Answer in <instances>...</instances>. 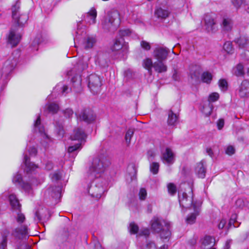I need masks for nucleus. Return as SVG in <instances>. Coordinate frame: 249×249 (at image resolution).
<instances>
[{
	"mask_svg": "<svg viewBox=\"0 0 249 249\" xmlns=\"http://www.w3.org/2000/svg\"><path fill=\"white\" fill-rule=\"evenodd\" d=\"M86 137L87 135L85 132L80 128L75 129L73 131V134L71 136L72 140H77L80 141L81 142L83 141H85Z\"/></svg>",
	"mask_w": 249,
	"mask_h": 249,
	"instance_id": "nucleus-18",
	"label": "nucleus"
},
{
	"mask_svg": "<svg viewBox=\"0 0 249 249\" xmlns=\"http://www.w3.org/2000/svg\"><path fill=\"white\" fill-rule=\"evenodd\" d=\"M139 197L141 200H144L147 196V192L145 189L141 188L139 192Z\"/></svg>",
	"mask_w": 249,
	"mask_h": 249,
	"instance_id": "nucleus-55",
	"label": "nucleus"
},
{
	"mask_svg": "<svg viewBox=\"0 0 249 249\" xmlns=\"http://www.w3.org/2000/svg\"><path fill=\"white\" fill-rule=\"evenodd\" d=\"M150 234L149 230L147 229H145L140 231L139 235L137 236L138 239H140L142 236H144V238H146L149 236Z\"/></svg>",
	"mask_w": 249,
	"mask_h": 249,
	"instance_id": "nucleus-52",
	"label": "nucleus"
},
{
	"mask_svg": "<svg viewBox=\"0 0 249 249\" xmlns=\"http://www.w3.org/2000/svg\"><path fill=\"white\" fill-rule=\"evenodd\" d=\"M28 234L29 232L28 227L26 225L21 226L20 228H16L14 229L11 233V235L18 239L24 238Z\"/></svg>",
	"mask_w": 249,
	"mask_h": 249,
	"instance_id": "nucleus-14",
	"label": "nucleus"
},
{
	"mask_svg": "<svg viewBox=\"0 0 249 249\" xmlns=\"http://www.w3.org/2000/svg\"><path fill=\"white\" fill-rule=\"evenodd\" d=\"M35 130L38 131L40 134H43L46 137L45 133V129L44 126L41 124L40 116L38 115L34 124Z\"/></svg>",
	"mask_w": 249,
	"mask_h": 249,
	"instance_id": "nucleus-27",
	"label": "nucleus"
},
{
	"mask_svg": "<svg viewBox=\"0 0 249 249\" xmlns=\"http://www.w3.org/2000/svg\"><path fill=\"white\" fill-rule=\"evenodd\" d=\"M214 239L210 236H205L201 239V248L210 249L213 246Z\"/></svg>",
	"mask_w": 249,
	"mask_h": 249,
	"instance_id": "nucleus-22",
	"label": "nucleus"
},
{
	"mask_svg": "<svg viewBox=\"0 0 249 249\" xmlns=\"http://www.w3.org/2000/svg\"><path fill=\"white\" fill-rule=\"evenodd\" d=\"M160 165L159 163L153 162H152L150 166V169L151 172L153 174H157L159 172Z\"/></svg>",
	"mask_w": 249,
	"mask_h": 249,
	"instance_id": "nucleus-46",
	"label": "nucleus"
},
{
	"mask_svg": "<svg viewBox=\"0 0 249 249\" xmlns=\"http://www.w3.org/2000/svg\"><path fill=\"white\" fill-rule=\"evenodd\" d=\"M218 85L221 90L225 91L228 89V82L225 79H221L218 81Z\"/></svg>",
	"mask_w": 249,
	"mask_h": 249,
	"instance_id": "nucleus-43",
	"label": "nucleus"
},
{
	"mask_svg": "<svg viewBox=\"0 0 249 249\" xmlns=\"http://www.w3.org/2000/svg\"><path fill=\"white\" fill-rule=\"evenodd\" d=\"M42 41V38L41 36H38L36 37L32 44V47L33 48V50L37 51L38 50L37 46L41 43Z\"/></svg>",
	"mask_w": 249,
	"mask_h": 249,
	"instance_id": "nucleus-42",
	"label": "nucleus"
},
{
	"mask_svg": "<svg viewBox=\"0 0 249 249\" xmlns=\"http://www.w3.org/2000/svg\"><path fill=\"white\" fill-rule=\"evenodd\" d=\"M147 156L149 161H151L154 159L156 153L153 150H150L147 151Z\"/></svg>",
	"mask_w": 249,
	"mask_h": 249,
	"instance_id": "nucleus-57",
	"label": "nucleus"
},
{
	"mask_svg": "<svg viewBox=\"0 0 249 249\" xmlns=\"http://www.w3.org/2000/svg\"><path fill=\"white\" fill-rule=\"evenodd\" d=\"M123 38L116 39L111 49L113 51H118L122 48Z\"/></svg>",
	"mask_w": 249,
	"mask_h": 249,
	"instance_id": "nucleus-36",
	"label": "nucleus"
},
{
	"mask_svg": "<svg viewBox=\"0 0 249 249\" xmlns=\"http://www.w3.org/2000/svg\"><path fill=\"white\" fill-rule=\"evenodd\" d=\"M134 134V131L131 129H128L126 133L125 139L126 142L127 144H129L130 142L131 138Z\"/></svg>",
	"mask_w": 249,
	"mask_h": 249,
	"instance_id": "nucleus-50",
	"label": "nucleus"
},
{
	"mask_svg": "<svg viewBox=\"0 0 249 249\" xmlns=\"http://www.w3.org/2000/svg\"><path fill=\"white\" fill-rule=\"evenodd\" d=\"M222 28L227 31H230L231 28V20L229 19H224L222 22Z\"/></svg>",
	"mask_w": 249,
	"mask_h": 249,
	"instance_id": "nucleus-41",
	"label": "nucleus"
},
{
	"mask_svg": "<svg viewBox=\"0 0 249 249\" xmlns=\"http://www.w3.org/2000/svg\"><path fill=\"white\" fill-rule=\"evenodd\" d=\"M120 23L119 13L116 10L109 12L102 21L103 28L108 31L116 29Z\"/></svg>",
	"mask_w": 249,
	"mask_h": 249,
	"instance_id": "nucleus-4",
	"label": "nucleus"
},
{
	"mask_svg": "<svg viewBox=\"0 0 249 249\" xmlns=\"http://www.w3.org/2000/svg\"><path fill=\"white\" fill-rule=\"evenodd\" d=\"M101 85V80L98 75L93 74L89 76L88 87L93 94L100 91Z\"/></svg>",
	"mask_w": 249,
	"mask_h": 249,
	"instance_id": "nucleus-9",
	"label": "nucleus"
},
{
	"mask_svg": "<svg viewBox=\"0 0 249 249\" xmlns=\"http://www.w3.org/2000/svg\"><path fill=\"white\" fill-rule=\"evenodd\" d=\"M139 230L138 226L135 224L132 223L130 224V232L132 234L137 233Z\"/></svg>",
	"mask_w": 249,
	"mask_h": 249,
	"instance_id": "nucleus-56",
	"label": "nucleus"
},
{
	"mask_svg": "<svg viewBox=\"0 0 249 249\" xmlns=\"http://www.w3.org/2000/svg\"><path fill=\"white\" fill-rule=\"evenodd\" d=\"M170 12L165 9L161 8H158L155 12V15L159 18L165 19L169 15Z\"/></svg>",
	"mask_w": 249,
	"mask_h": 249,
	"instance_id": "nucleus-28",
	"label": "nucleus"
},
{
	"mask_svg": "<svg viewBox=\"0 0 249 249\" xmlns=\"http://www.w3.org/2000/svg\"><path fill=\"white\" fill-rule=\"evenodd\" d=\"M219 98V95L217 92H213L210 94L208 98V101L209 103L214 102L218 100Z\"/></svg>",
	"mask_w": 249,
	"mask_h": 249,
	"instance_id": "nucleus-49",
	"label": "nucleus"
},
{
	"mask_svg": "<svg viewBox=\"0 0 249 249\" xmlns=\"http://www.w3.org/2000/svg\"><path fill=\"white\" fill-rule=\"evenodd\" d=\"M178 117L177 114L170 110L168 113L167 124L168 125L175 126L178 121Z\"/></svg>",
	"mask_w": 249,
	"mask_h": 249,
	"instance_id": "nucleus-24",
	"label": "nucleus"
},
{
	"mask_svg": "<svg viewBox=\"0 0 249 249\" xmlns=\"http://www.w3.org/2000/svg\"><path fill=\"white\" fill-rule=\"evenodd\" d=\"M110 164V161L104 155H99L93 159L88 172V179L100 178L103 173Z\"/></svg>",
	"mask_w": 249,
	"mask_h": 249,
	"instance_id": "nucleus-2",
	"label": "nucleus"
},
{
	"mask_svg": "<svg viewBox=\"0 0 249 249\" xmlns=\"http://www.w3.org/2000/svg\"><path fill=\"white\" fill-rule=\"evenodd\" d=\"M74 88H79L81 87V79L80 76L76 75L73 77L71 80Z\"/></svg>",
	"mask_w": 249,
	"mask_h": 249,
	"instance_id": "nucleus-38",
	"label": "nucleus"
},
{
	"mask_svg": "<svg viewBox=\"0 0 249 249\" xmlns=\"http://www.w3.org/2000/svg\"><path fill=\"white\" fill-rule=\"evenodd\" d=\"M59 89L61 90V92L63 94L67 92L68 90V87L66 85H62L61 84H58L53 89V91L52 93V95L54 93L55 91H57Z\"/></svg>",
	"mask_w": 249,
	"mask_h": 249,
	"instance_id": "nucleus-44",
	"label": "nucleus"
},
{
	"mask_svg": "<svg viewBox=\"0 0 249 249\" xmlns=\"http://www.w3.org/2000/svg\"><path fill=\"white\" fill-rule=\"evenodd\" d=\"M170 224L162 219L154 217L151 221L152 230L156 232H160L161 238L167 239L170 236Z\"/></svg>",
	"mask_w": 249,
	"mask_h": 249,
	"instance_id": "nucleus-3",
	"label": "nucleus"
},
{
	"mask_svg": "<svg viewBox=\"0 0 249 249\" xmlns=\"http://www.w3.org/2000/svg\"><path fill=\"white\" fill-rule=\"evenodd\" d=\"M234 74L238 76H243L245 72L244 71V66L241 64H238L233 70Z\"/></svg>",
	"mask_w": 249,
	"mask_h": 249,
	"instance_id": "nucleus-29",
	"label": "nucleus"
},
{
	"mask_svg": "<svg viewBox=\"0 0 249 249\" xmlns=\"http://www.w3.org/2000/svg\"><path fill=\"white\" fill-rule=\"evenodd\" d=\"M242 8L249 13V0H244V3Z\"/></svg>",
	"mask_w": 249,
	"mask_h": 249,
	"instance_id": "nucleus-64",
	"label": "nucleus"
},
{
	"mask_svg": "<svg viewBox=\"0 0 249 249\" xmlns=\"http://www.w3.org/2000/svg\"><path fill=\"white\" fill-rule=\"evenodd\" d=\"M130 34L131 31L129 29L121 30L119 32V35L122 37L129 36Z\"/></svg>",
	"mask_w": 249,
	"mask_h": 249,
	"instance_id": "nucleus-59",
	"label": "nucleus"
},
{
	"mask_svg": "<svg viewBox=\"0 0 249 249\" xmlns=\"http://www.w3.org/2000/svg\"><path fill=\"white\" fill-rule=\"evenodd\" d=\"M234 42L240 49L247 50L249 49V38L246 36H240L239 38L235 39Z\"/></svg>",
	"mask_w": 249,
	"mask_h": 249,
	"instance_id": "nucleus-19",
	"label": "nucleus"
},
{
	"mask_svg": "<svg viewBox=\"0 0 249 249\" xmlns=\"http://www.w3.org/2000/svg\"><path fill=\"white\" fill-rule=\"evenodd\" d=\"M170 53V50L166 47L158 46L153 52V56L158 61H165Z\"/></svg>",
	"mask_w": 249,
	"mask_h": 249,
	"instance_id": "nucleus-10",
	"label": "nucleus"
},
{
	"mask_svg": "<svg viewBox=\"0 0 249 249\" xmlns=\"http://www.w3.org/2000/svg\"><path fill=\"white\" fill-rule=\"evenodd\" d=\"M161 160L164 163L168 165L172 164L174 162L175 155L170 148H166L165 151L162 153Z\"/></svg>",
	"mask_w": 249,
	"mask_h": 249,
	"instance_id": "nucleus-13",
	"label": "nucleus"
},
{
	"mask_svg": "<svg viewBox=\"0 0 249 249\" xmlns=\"http://www.w3.org/2000/svg\"><path fill=\"white\" fill-rule=\"evenodd\" d=\"M164 61H157L153 64L155 71L159 73L164 72L167 71V66L164 63Z\"/></svg>",
	"mask_w": 249,
	"mask_h": 249,
	"instance_id": "nucleus-25",
	"label": "nucleus"
},
{
	"mask_svg": "<svg viewBox=\"0 0 249 249\" xmlns=\"http://www.w3.org/2000/svg\"><path fill=\"white\" fill-rule=\"evenodd\" d=\"M81 146V143H77L73 146H71L68 148V151L69 153H72L78 149Z\"/></svg>",
	"mask_w": 249,
	"mask_h": 249,
	"instance_id": "nucleus-62",
	"label": "nucleus"
},
{
	"mask_svg": "<svg viewBox=\"0 0 249 249\" xmlns=\"http://www.w3.org/2000/svg\"><path fill=\"white\" fill-rule=\"evenodd\" d=\"M213 76L210 72H204L201 75V79L203 82L210 84L212 80Z\"/></svg>",
	"mask_w": 249,
	"mask_h": 249,
	"instance_id": "nucleus-34",
	"label": "nucleus"
},
{
	"mask_svg": "<svg viewBox=\"0 0 249 249\" xmlns=\"http://www.w3.org/2000/svg\"><path fill=\"white\" fill-rule=\"evenodd\" d=\"M18 62V57L14 56V53L3 63L0 68V76L7 78L8 75L15 68Z\"/></svg>",
	"mask_w": 249,
	"mask_h": 249,
	"instance_id": "nucleus-6",
	"label": "nucleus"
},
{
	"mask_svg": "<svg viewBox=\"0 0 249 249\" xmlns=\"http://www.w3.org/2000/svg\"><path fill=\"white\" fill-rule=\"evenodd\" d=\"M61 188L58 186L55 187L54 189L51 188L49 189V192H52V196L55 198H60L61 197Z\"/></svg>",
	"mask_w": 249,
	"mask_h": 249,
	"instance_id": "nucleus-31",
	"label": "nucleus"
},
{
	"mask_svg": "<svg viewBox=\"0 0 249 249\" xmlns=\"http://www.w3.org/2000/svg\"><path fill=\"white\" fill-rule=\"evenodd\" d=\"M249 205V202L246 199L243 198H239L235 202L236 206L241 209L248 207Z\"/></svg>",
	"mask_w": 249,
	"mask_h": 249,
	"instance_id": "nucleus-35",
	"label": "nucleus"
},
{
	"mask_svg": "<svg viewBox=\"0 0 249 249\" xmlns=\"http://www.w3.org/2000/svg\"><path fill=\"white\" fill-rule=\"evenodd\" d=\"M18 2L12 7L13 24L6 36L7 44L12 48L19 43L22 36L23 28L28 19L27 15L20 14Z\"/></svg>",
	"mask_w": 249,
	"mask_h": 249,
	"instance_id": "nucleus-1",
	"label": "nucleus"
},
{
	"mask_svg": "<svg viewBox=\"0 0 249 249\" xmlns=\"http://www.w3.org/2000/svg\"><path fill=\"white\" fill-rule=\"evenodd\" d=\"M92 185L89 188V193L93 197L97 199L100 198L105 191L107 181L101 178H95Z\"/></svg>",
	"mask_w": 249,
	"mask_h": 249,
	"instance_id": "nucleus-5",
	"label": "nucleus"
},
{
	"mask_svg": "<svg viewBox=\"0 0 249 249\" xmlns=\"http://www.w3.org/2000/svg\"><path fill=\"white\" fill-rule=\"evenodd\" d=\"M59 109V107L58 105L55 103H52L49 104L48 106V111L52 114L56 113Z\"/></svg>",
	"mask_w": 249,
	"mask_h": 249,
	"instance_id": "nucleus-39",
	"label": "nucleus"
},
{
	"mask_svg": "<svg viewBox=\"0 0 249 249\" xmlns=\"http://www.w3.org/2000/svg\"><path fill=\"white\" fill-rule=\"evenodd\" d=\"M205 26L208 32H214L216 30V24L213 16L212 14H206L204 17Z\"/></svg>",
	"mask_w": 249,
	"mask_h": 249,
	"instance_id": "nucleus-12",
	"label": "nucleus"
},
{
	"mask_svg": "<svg viewBox=\"0 0 249 249\" xmlns=\"http://www.w3.org/2000/svg\"><path fill=\"white\" fill-rule=\"evenodd\" d=\"M141 47L144 50L148 51L151 49V46L149 43L146 41H142L141 42Z\"/></svg>",
	"mask_w": 249,
	"mask_h": 249,
	"instance_id": "nucleus-60",
	"label": "nucleus"
},
{
	"mask_svg": "<svg viewBox=\"0 0 249 249\" xmlns=\"http://www.w3.org/2000/svg\"><path fill=\"white\" fill-rule=\"evenodd\" d=\"M223 48L229 53H232L233 47L231 42L230 41L226 42L223 45Z\"/></svg>",
	"mask_w": 249,
	"mask_h": 249,
	"instance_id": "nucleus-47",
	"label": "nucleus"
},
{
	"mask_svg": "<svg viewBox=\"0 0 249 249\" xmlns=\"http://www.w3.org/2000/svg\"><path fill=\"white\" fill-rule=\"evenodd\" d=\"M178 199L180 206L187 209L191 207L194 208V204L196 206L200 205V203L194 202L193 200V193L192 189L188 192V194L183 192L181 195L180 193H178Z\"/></svg>",
	"mask_w": 249,
	"mask_h": 249,
	"instance_id": "nucleus-8",
	"label": "nucleus"
},
{
	"mask_svg": "<svg viewBox=\"0 0 249 249\" xmlns=\"http://www.w3.org/2000/svg\"><path fill=\"white\" fill-rule=\"evenodd\" d=\"M97 42V39L95 36H87L82 43V47L85 50H89L92 48Z\"/></svg>",
	"mask_w": 249,
	"mask_h": 249,
	"instance_id": "nucleus-15",
	"label": "nucleus"
},
{
	"mask_svg": "<svg viewBox=\"0 0 249 249\" xmlns=\"http://www.w3.org/2000/svg\"><path fill=\"white\" fill-rule=\"evenodd\" d=\"M55 127L58 135L60 137H63L64 135V130L62 123L56 122Z\"/></svg>",
	"mask_w": 249,
	"mask_h": 249,
	"instance_id": "nucleus-40",
	"label": "nucleus"
},
{
	"mask_svg": "<svg viewBox=\"0 0 249 249\" xmlns=\"http://www.w3.org/2000/svg\"><path fill=\"white\" fill-rule=\"evenodd\" d=\"M235 153V149L231 145L228 146L226 150V153L229 155H232Z\"/></svg>",
	"mask_w": 249,
	"mask_h": 249,
	"instance_id": "nucleus-61",
	"label": "nucleus"
},
{
	"mask_svg": "<svg viewBox=\"0 0 249 249\" xmlns=\"http://www.w3.org/2000/svg\"><path fill=\"white\" fill-rule=\"evenodd\" d=\"M217 128L218 129H221L224 125V120L222 119H219L217 123Z\"/></svg>",
	"mask_w": 249,
	"mask_h": 249,
	"instance_id": "nucleus-63",
	"label": "nucleus"
},
{
	"mask_svg": "<svg viewBox=\"0 0 249 249\" xmlns=\"http://www.w3.org/2000/svg\"><path fill=\"white\" fill-rule=\"evenodd\" d=\"M213 109V105L211 103H208L204 105L202 111L206 116H208L211 114Z\"/></svg>",
	"mask_w": 249,
	"mask_h": 249,
	"instance_id": "nucleus-30",
	"label": "nucleus"
},
{
	"mask_svg": "<svg viewBox=\"0 0 249 249\" xmlns=\"http://www.w3.org/2000/svg\"><path fill=\"white\" fill-rule=\"evenodd\" d=\"M153 63L151 58H146L143 61V67L148 70L149 71H151L152 67H153Z\"/></svg>",
	"mask_w": 249,
	"mask_h": 249,
	"instance_id": "nucleus-37",
	"label": "nucleus"
},
{
	"mask_svg": "<svg viewBox=\"0 0 249 249\" xmlns=\"http://www.w3.org/2000/svg\"><path fill=\"white\" fill-rule=\"evenodd\" d=\"M196 172L200 178H204L205 177L206 169L203 161L198 163L196 168Z\"/></svg>",
	"mask_w": 249,
	"mask_h": 249,
	"instance_id": "nucleus-26",
	"label": "nucleus"
},
{
	"mask_svg": "<svg viewBox=\"0 0 249 249\" xmlns=\"http://www.w3.org/2000/svg\"><path fill=\"white\" fill-rule=\"evenodd\" d=\"M13 182L16 185H20L23 182L22 181L21 175L19 174L16 175L13 178Z\"/></svg>",
	"mask_w": 249,
	"mask_h": 249,
	"instance_id": "nucleus-48",
	"label": "nucleus"
},
{
	"mask_svg": "<svg viewBox=\"0 0 249 249\" xmlns=\"http://www.w3.org/2000/svg\"><path fill=\"white\" fill-rule=\"evenodd\" d=\"M20 186H21L26 192L30 193L32 190L31 185L29 183L23 182Z\"/></svg>",
	"mask_w": 249,
	"mask_h": 249,
	"instance_id": "nucleus-54",
	"label": "nucleus"
},
{
	"mask_svg": "<svg viewBox=\"0 0 249 249\" xmlns=\"http://www.w3.org/2000/svg\"><path fill=\"white\" fill-rule=\"evenodd\" d=\"M233 5L237 8L243 7L244 0H232Z\"/></svg>",
	"mask_w": 249,
	"mask_h": 249,
	"instance_id": "nucleus-51",
	"label": "nucleus"
},
{
	"mask_svg": "<svg viewBox=\"0 0 249 249\" xmlns=\"http://www.w3.org/2000/svg\"><path fill=\"white\" fill-rule=\"evenodd\" d=\"M50 177L53 181H57L61 179L62 173L60 171H57L50 174Z\"/></svg>",
	"mask_w": 249,
	"mask_h": 249,
	"instance_id": "nucleus-45",
	"label": "nucleus"
},
{
	"mask_svg": "<svg viewBox=\"0 0 249 249\" xmlns=\"http://www.w3.org/2000/svg\"><path fill=\"white\" fill-rule=\"evenodd\" d=\"M96 17V10L94 8H92L87 13V15L85 18V20L89 24H94L95 23Z\"/></svg>",
	"mask_w": 249,
	"mask_h": 249,
	"instance_id": "nucleus-21",
	"label": "nucleus"
},
{
	"mask_svg": "<svg viewBox=\"0 0 249 249\" xmlns=\"http://www.w3.org/2000/svg\"><path fill=\"white\" fill-rule=\"evenodd\" d=\"M238 94L240 97L244 98L249 96V81L245 80L241 83L239 88Z\"/></svg>",
	"mask_w": 249,
	"mask_h": 249,
	"instance_id": "nucleus-17",
	"label": "nucleus"
},
{
	"mask_svg": "<svg viewBox=\"0 0 249 249\" xmlns=\"http://www.w3.org/2000/svg\"><path fill=\"white\" fill-rule=\"evenodd\" d=\"M63 113L66 118H70L72 116L73 111L71 108H67L64 111Z\"/></svg>",
	"mask_w": 249,
	"mask_h": 249,
	"instance_id": "nucleus-58",
	"label": "nucleus"
},
{
	"mask_svg": "<svg viewBox=\"0 0 249 249\" xmlns=\"http://www.w3.org/2000/svg\"><path fill=\"white\" fill-rule=\"evenodd\" d=\"M29 160V158L28 156L25 155L24 156V163L26 166L25 170L27 173H31L38 167L34 163L30 162Z\"/></svg>",
	"mask_w": 249,
	"mask_h": 249,
	"instance_id": "nucleus-23",
	"label": "nucleus"
},
{
	"mask_svg": "<svg viewBox=\"0 0 249 249\" xmlns=\"http://www.w3.org/2000/svg\"><path fill=\"white\" fill-rule=\"evenodd\" d=\"M78 118L80 120L90 123L95 120V116L91 109H85L81 111Z\"/></svg>",
	"mask_w": 249,
	"mask_h": 249,
	"instance_id": "nucleus-11",
	"label": "nucleus"
},
{
	"mask_svg": "<svg viewBox=\"0 0 249 249\" xmlns=\"http://www.w3.org/2000/svg\"><path fill=\"white\" fill-rule=\"evenodd\" d=\"M95 61L96 64H98L101 67L107 66V61L103 55H98Z\"/></svg>",
	"mask_w": 249,
	"mask_h": 249,
	"instance_id": "nucleus-32",
	"label": "nucleus"
},
{
	"mask_svg": "<svg viewBox=\"0 0 249 249\" xmlns=\"http://www.w3.org/2000/svg\"><path fill=\"white\" fill-rule=\"evenodd\" d=\"M9 200L12 209L18 211L17 215L15 216L16 221L19 224L23 223L25 221V216L24 214L20 212L21 205L15 195L11 194L9 196Z\"/></svg>",
	"mask_w": 249,
	"mask_h": 249,
	"instance_id": "nucleus-7",
	"label": "nucleus"
},
{
	"mask_svg": "<svg viewBox=\"0 0 249 249\" xmlns=\"http://www.w3.org/2000/svg\"><path fill=\"white\" fill-rule=\"evenodd\" d=\"M1 239L0 241V249H5L7 246L8 237L10 231L8 228L2 229L0 231Z\"/></svg>",
	"mask_w": 249,
	"mask_h": 249,
	"instance_id": "nucleus-16",
	"label": "nucleus"
},
{
	"mask_svg": "<svg viewBox=\"0 0 249 249\" xmlns=\"http://www.w3.org/2000/svg\"><path fill=\"white\" fill-rule=\"evenodd\" d=\"M200 206L194 204V213L189 214L186 218V222L189 224H192L196 221V216L199 215L200 211Z\"/></svg>",
	"mask_w": 249,
	"mask_h": 249,
	"instance_id": "nucleus-20",
	"label": "nucleus"
},
{
	"mask_svg": "<svg viewBox=\"0 0 249 249\" xmlns=\"http://www.w3.org/2000/svg\"><path fill=\"white\" fill-rule=\"evenodd\" d=\"M168 192L171 195H174L177 191L176 186L173 183H169L168 185Z\"/></svg>",
	"mask_w": 249,
	"mask_h": 249,
	"instance_id": "nucleus-53",
	"label": "nucleus"
},
{
	"mask_svg": "<svg viewBox=\"0 0 249 249\" xmlns=\"http://www.w3.org/2000/svg\"><path fill=\"white\" fill-rule=\"evenodd\" d=\"M139 249H157V247L154 242L146 241L145 244L141 246Z\"/></svg>",
	"mask_w": 249,
	"mask_h": 249,
	"instance_id": "nucleus-33",
	"label": "nucleus"
}]
</instances>
